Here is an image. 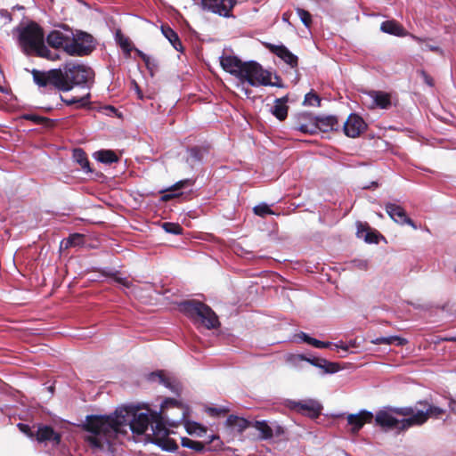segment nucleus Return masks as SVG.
Segmentation results:
<instances>
[{
    "instance_id": "1",
    "label": "nucleus",
    "mask_w": 456,
    "mask_h": 456,
    "mask_svg": "<svg viewBox=\"0 0 456 456\" xmlns=\"http://www.w3.org/2000/svg\"><path fill=\"white\" fill-rule=\"evenodd\" d=\"M142 409L127 406L118 408L112 415L88 416L85 428L88 432L86 440L89 444L100 450H109L112 444L119 439V436L126 434L129 428L134 434L153 436L156 439L165 436L153 433L152 426L155 425L154 414L162 412L152 411L149 408Z\"/></svg>"
},
{
    "instance_id": "2",
    "label": "nucleus",
    "mask_w": 456,
    "mask_h": 456,
    "mask_svg": "<svg viewBox=\"0 0 456 456\" xmlns=\"http://www.w3.org/2000/svg\"><path fill=\"white\" fill-rule=\"evenodd\" d=\"M160 413L154 414L155 425L153 433L157 436H167L168 428H175L183 422L187 433L191 436L201 437L207 433V428L201 424L186 419L187 408L175 399L167 398L161 403Z\"/></svg>"
},
{
    "instance_id": "3",
    "label": "nucleus",
    "mask_w": 456,
    "mask_h": 456,
    "mask_svg": "<svg viewBox=\"0 0 456 456\" xmlns=\"http://www.w3.org/2000/svg\"><path fill=\"white\" fill-rule=\"evenodd\" d=\"M222 68L239 79L238 87H241L245 94L248 97L250 91L245 88V84L251 86H278L276 83L272 82V74L264 69L260 64L256 61H241L235 56H223L220 61Z\"/></svg>"
},
{
    "instance_id": "4",
    "label": "nucleus",
    "mask_w": 456,
    "mask_h": 456,
    "mask_svg": "<svg viewBox=\"0 0 456 456\" xmlns=\"http://www.w3.org/2000/svg\"><path fill=\"white\" fill-rule=\"evenodd\" d=\"M15 31L18 34L19 45L25 53H35L48 60L58 58V55L52 53L45 45L43 29L37 23L30 22L21 25Z\"/></svg>"
},
{
    "instance_id": "5",
    "label": "nucleus",
    "mask_w": 456,
    "mask_h": 456,
    "mask_svg": "<svg viewBox=\"0 0 456 456\" xmlns=\"http://www.w3.org/2000/svg\"><path fill=\"white\" fill-rule=\"evenodd\" d=\"M179 309L194 322H200L208 330L219 326V321L215 312L207 305L200 301H184L179 305Z\"/></svg>"
},
{
    "instance_id": "6",
    "label": "nucleus",
    "mask_w": 456,
    "mask_h": 456,
    "mask_svg": "<svg viewBox=\"0 0 456 456\" xmlns=\"http://www.w3.org/2000/svg\"><path fill=\"white\" fill-rule=\"evenodd\" d=\"M62 78L68 84L69 91L75 86L88 88V83L94 78V71L87 66L77 61L66 62L62 68H60Z\"/></svg>"
},
{
    "instance_id": "7",
    "label": "nucleus",
    "mask_w": 456,
    "mask_h": 456,
    "mask_svg": "<svg viewBox=\"0 0 456 456\" xmlns=\"http://www.w3.org/2000/svg\"><path fill=\"white\" fill-rule=\"evenodd\" d=\"M403 414L408 417L404 421L406 427L419 426L424 424L429 418L438 419L444 413V410L436 405L429 404L425 411L412 407H405Z\"/></svg>"
},
{
    "instance_id": "8",
    "label": "nucleus",
    "mask_w": 456,
    "mask_h": 456,
    "mask_svg": "<svg viewBox=\"0 0 456 456\" xmlns=\"http://www.w3.org/2000/svg\"><path fill=\"white\" fill-rule=\"evenodd\" d=\"M404 408H388L379 411L376 414L375 420L383 428L405 430L410 427H406L404 424V421L408 419V417L402 412Z\"/></svg>"
},
{
    "instance_id": "9",
    "label": "nucleus",
    "mask_w": 456,
    "mask_h": 456,
    "mask_svg": "<svg viewBox=\"0 0 456 456\" xmlns=\"http://www.w3.org/2000/svg\"><path fill=\"white\" fill-rule=\"evenodd\" d=\"M32 76L34 82L39 87L53 86L59 91H69L68 84L62 78L61 69H51L48 72L33 69Z\"/></svg>"
},
{
    "instance_id": "10",
    "label": "nucleus",
    "mask_w": 456,
    "mask_h": 456,
    "mask_svg": "<svg viewBox=\"0 0 456 456\" xmlns=\"http://www.w3.org/2000/svg\"><path fill=\"white\" fill-rule=\"evenodd\" d=\"M68 54L71 56H84L90 53L94 48L93 37L85 32H71L70 46H68Z\"/></svg>"
},
{
    "instance_id": "11",
    "label": "nucleus",
    "mask_w": 456,
    "mask_h": 456,
    "mask_svg": "<svg viewBox=\"0 0 456 456\" xmlns=\"http://www.w3.org/2000/svg\"><path fill=\"white\" fill-rule=\"evenodd\" d=\"M361 100L362 104L370 110L388 109L392 104L390 94L383 91L363 92Z\"/></svg>"
},
{
    "instance_id": "12",
    "label": "nucleus",
    "mask_w": 456,
    "mask_h": 456,
    "mask_svg": "<svg viewBox=\"0 0 456 456\" xmlns=\"http://www.w3.org/2000/svg\"><path fill=\"white\" fill-rule=\"evenodd\" d=\"M236 3V0H201L200 6L204 11L229 18L232 16Z\"/></svg>"
},
{
    "instance_id": "13",
    "label": "nucleus",
    "mask_w": 456,
    "mask_h": 456,
    "mask_svg": "<svg viewBox=\"0 0 456 456\" xmlns=\"http://www.w3.org/2000/svg\"><path fill=\"white\" fill-rule=\"evenodd\" d=\"M286 405L287 407L293 411H296L303 414H306L312 418L317 417L321 411L320 404L313 400H305L299 402L289 400L287 401Z\"/></svg>"
},
{
    "instance_id": "14",
    "label": "nucleus",
    "mask_w": 456,
    "mask_h": 456,
    "mask_svg": "<svg viewBox=\"0 0 456 456\" xmlns=\"http://www.w3.org/2000/svg\"><path fill=\"white\" fill-rule=\"evenodd\" d=\"M71 31L53 30L48 34L46 40L50 46L56 49H63L68 53V46H70Z\"/></svg>"
},
{
    "instance_id": "15",
    "label": "nucleus",
    "mask_w": 456,
    "mask_h": 456,
    "mask_svg": "<svg viewBox=\"0 0 456 456\" xmlns=\"http://www.w3.org/2000/svg\"><path fill=\"white\" fill-rule=\"evenodd\" d=\"M366 128L364 120L356 114H351L344 123V132L348 137L355 138Z\"/></svg>"
},
{
    "instance_id": "16",
    "label": "nucleus",
    "mask_w": 456,
    "mask_h": 456,
    "mask_svg": "<svg viewBox=\"0 0 456 456\" xmlns=\"http://www.w3.org/2000/svg\"><path fill=\"white\" fill-rule=\"evenodd\" d=\"M386 211L395 223L399 224H409L413 229H417L413 221L407 216L405 210L401 206L394 203H387Z\"/></svg>"
},
{
    "instance_id": "17",
    "label": "nucleus",
    "mask_w": 456,
    "mask_h": 456,
    "mask_svg": "<svg viewBox=\"0 0 456 456\" xmlns=\"http://www.w3.org/2000/svg\"><path fill=\"white\" fill-rule=\"evenodd\" d=\"M148 380L151 382H155L163 385L164 387H167L174 393H178L180 390V386L176 380L169 376L167 373H166L163 370L151 372L148 376Z\"/></svg>"
},
{
    "instance_id": "18",
    "label": "nucleus",
    "mask_w": 456,
    "mask_h": 456,
    "mask_svg": "<svg viewBox=\"0 0 456 456\" xmlns=\"http://www.w3.org/2000/svg\"><path fill=\"white\" fill-rule=\"evenodd\" d=\"M373 415L370 411H362L357 414H349L347 416V423L351 426L354 433L358 432L365 423L370 422Z\"/></svg>"
},
{
    "instance_id": "19",
    "label": "nucleus",
    "mask_w": 456,
    "mask_h": 456,
    "mask_svg": "<svg viewBox=\"0 0 456 456\" xmlns=\"http://www.w3.org/2000/svg\"><path fill=\"white\" fill-rule=\"evenodd\" d=\"M36 438L40 443H50L53 445L59 444L61 436L49 426H40L37 428Z\"/></svg>"
},
{
    "instance_id": "20",
    "label": "nucleus",
    "mask_w": 456,
    "mask_h": 456,
    "mask_svg": "<svg viewBox=\"0 0 456 456\" xmlns=\"http://www.w3.org/2000/svg\"><path fill=\"white\" fill-rule=\"evenodd\" d=\"M297 129L304 134L317 133V125L315 117L310 114H302L298 118V125Z\"/></svg>"
},
{
    "instance_id": "21",
    "label": "nucleus",
    "mask_w": 456,
    "mask_h": 456,
    "mask_svg": "<svg viewBox=\"0 0 456 456\" xmlns=\"http://www.w3.org/2000/svg\"><path fill=\"white\" fill-rule=\"evenodd\" d=\"M356 236L367 243H378V234L372 231L367 224L356 223Z\"/></svg>"
},
{
    "instance_id": "22",
    "label": "nucleus",
    "mask_w": 456,
    "mask_h": 456,
    "mask_svg": "<svg viewBox=\"0 0 456 456\" xmlns=\"http://www.w3.org/2000/svg\"><path fill=\"white\" fill-rule=\"evenodd\" d=\"M271 51L290 67L294 68L297 65V57L284 45H272Z\"/></svg>"
},
{
    "instance_id": "23",
    "label": "nucleus",
    "mask_w": 456,
    "mask_h": 456,
    "mask_svg": "<svg viewBox=\"0 0 456 456\" xmlns=\"http://www.w3.org/2000/svg\"><path fill=\"white\" fill-rule=\"evenodd\" d=\"M287 102V96L277 98L274 101L273 106L270 110L271 113L273 116H275L279 120H284L287 118L289 110Z\"/></svg>"
},
{
    "instance_id": "24",
    "label": "nucleus",
    "mask_w": 456,
    "mask_h": 456,
    "mask_svg": "<svg viewBox=\"0 0 456 456\" xmlns=\"http://www.w3.org/2000/svg\"><path fill=\"white\" fill-rule=\"evenodd\" d=\"M380 29L382 32L396 37H406V30L395 20H386L381 23Z\"/></svg>"
},
{
    "instance_id": "25",
    "label": "nucleus",
    "mask_w": 456,
    "mask_h": 456,
    "mask_svg": "<svg viewBox=\"0 0 456 456\" xmlns=\"http://www.w3.org/2000/svg\"><path fill=\"white\" fill-rule=\"evenodd\" d=\"M317 131L328 132L337 130L338 122L335 116L315 117Z\"/></svg>"
},
{
    "instance_id": "26",
    "label": "nucleus",
    "mask_w": 456,
    "mask_h": 456,
    "mask_svg": "<svg viewBox=\"0 0 456 456\" xmlns=\"http://www.w3.org/2000/svg\"><path fill=\"white\" fill-rule=\"evenodd\" d=\"M306 362L323 370L325 373H335L340 370L338 363L329 362L322 358H307Z\"/></svg>"
},
{
    "instance_id": "27",
    "label": "nucleus",
    "mask_w": 456,
    "mask_h": 456,
    "mask_svg": "<svg viewBox=\"0 0 456 456\" xmlns=\"http://www.w3.org/2000/svg\"><path fill=\"white\" fill-rule=\"evenodd\" d=\"M161 31L164 37L170 42V44L176 51L183 50L182 43L177 34L171 28L162 26Z\"/></svg>"
},
{
    "instance_id": "28",
    "label": "nucleus",
    "mask_w": 456,
    "mask_h": 456,
    "mask_svg": "<svg viewBox=\"0 0 456 456\" xmlns=\"http://www.w3.org/2000/svg\"><path fill=\"white\" fill-rule=\"evenodd\" d=\"M370 342L374 345H395V346H403L407 343V340L403 338L398 336H388V337H379L374 339H371Z\"/></svg>"
},
{
    "instance_id": "29",
    "label": "nucleus",
    "mask_w": 456,
    "mask_h": 456,
    "mask_svg": "<svg viewBox=\"0 0 456 456\" xmlns=\"http://www.w3.org/2000/svg\"><path fill=\"white\" fill-rule=\"evenodd\" d=\"M226 424L237 432H242L248 427L247 419L235 415L229 416Z\"/></svg>"
},
{
    "instance_id": "30",
    "label": "nucleus",
    "mask_w": 456,
    "mask_h": 456,
    "mask_svg": "<svg viewBox=\"0 0 456 456\" xmlns=\"http://www.w3.org/2000/svg\"><path fill=\"white\" fill-rule=\"evenodd\" d=\"M97 160L106 164H111L118 161L117 155L112 151H99L95 153Z\"/></svg>"
},
{
    "instance_id": "31",
    "label": "nucleus",
    "mask_w": 456,
    "mask_h": 456,
    "mask_svg": "<svg viewBox=\"0 0 456 456\" xmlns=\"http://www.w3.org/2000/svg\"><path fill=\"white\" fill-rule=\"evenodd\" d=\"M89 98H90V93L88 91H86L81 96H72L69 99H63V98H61V99L68 105H72V104L77 103L80 106H86L89 103Z\"/></svg>"
},
{
    "instance_id": "32",
    "label": "nucleus",
    "mask_w": 456,
    "mask_h": 456,
    "mask_svg": "<svg viewBox=\"0 0 456 456\" xmlns=\"http://www.w3.org/2000/svg\"><path fill=\"white\" fill-rule=\"evenodd\" d=\"M74 159L79 165L81 166L82 169H84L86 172L91 171L89 167V161L85 154V152L81 149H77L74 151Z\"/></svg>"
},
{
    "instance_id": "33",
    "label": "nucleus",
    "mask_w": 456,
    "mask_h": 456,
    "mask_svg": "<svg viewBox=\"0 0 456 456\" xmlns=\"http://www.w3.org/2000/svg\"><path fill=\"white\" fill-rule=\"evenodd\" d=\"M187 184H191V181L186 179V180H181L179 182H177L176 183H175L170 189L167 190V191H176V190H180L182 188H183L185 185ZM175 196H178V194L176 193H167L165 194L162 199L164 200H168Z\"/></svg>"
},
{
    "instance_id": "34",
    "label": "nucleus",
    "mask_w": 456,
    "mask_h": 456,
    "mask_svg": "<svg viewBox=\"0 0 456 456\" xmlns=\"http://www.w3.org/2000/svg\"><path fill=\"white\" fill-rule=\"evenodd\" d=\"M308 357L303 355V354H289L286 358V362L288 364H289L291 367L294 368H300L301 362H306V359Z\"/></svg>"
},
{
    "instance_id": "35",
    "label": "nucleus",
    "mask_w": 456,
    "mask_h": 456,
    "mask_svg": "<svg viewBox=\"0 0 456 456\" xmlns=\"http://www.w3.org/2000/svg\"><path fill=\"white\" fill-rule=\"evenodd\" d=\"M182 445L183 447L192 449L195 452H201L204 449V444L202 443L187 437L182 438Z\"/></svg>"
},
{
    "instance_id": "36",
    "label": "nucleus",
    "mask_w": 456,
    "mask_h": 456,
    "mask_svg": "<svg viewBox=\"0 0 456 456\" xmlns=\"http://www.w3.org/2000/svg\"><path fill=\"white\" fill-rule=\"evenodd\" d=\"M321 98L314 92L305 94L303 104L305 106H320Z\"/></svg>"
},
{
    "instance_id": "37",
    "label": "nucleus",
    "mask_w": 456,
    "mask_h": 456,
    "mask_svg": "<svg viewBox=\"0 0 456 456\" xmlns=\"http://www.w3.org/2000/svg\"><path fill=\"white\" fill-rule=\"evenodd\" d=\"M296 12L300 18L302 23L306 27L310 28L312 24V15L305 10L301 8H297Z\"/></svg>"
},
{
    "instance_id": "38",
    "label": "nucleus",
    "mask_w": 456,
    "mask_h": 456,
    "mask_svg": "<svg viewBox=\"0 0 456 456\" xmlns=\"http://www.w3.org/2000/svg\"><path fill=\"white\" fill-rule=\"evenodd\" d=\"M254 213L259 216H265L267 215H273V211L270 208V207L265 203H261L256 206L254 208Z\"/></svg>"
},
{
    "instance_id": "39",
    "label": "nucleus",
    "mask_w": 456,
    "mask_h": 456,
    "mask_svg": "<svg viewBox=\"0 0 456 456\" xmlns=\"http://www.w3.org/2000/svg\"><path fill=\"white\" fill-rule=\"evenodd\" d=\"M116 39L118 41V43L119 44L120 47L125 51L127 53H130L131 49H132V45H131V42L130 40L124 37L122 34L120 33H117L116 35Z\"/></svg>"
},
{
    "instance_id": "40",
    "label": "nucleus",
    "mask_w": 456,
    "mask_h": 456,
    "mask_svg": "<svg viewBox=\"0 0 456 456\" xmlns=\"http://www.w3.org/2000/svg\"><path fill=\"white\" fill-rule=\"evenodd\" d=\"M162 227L167 232L171 234H181L183 231L182 227L175 223H164Z\"/></svg>"
},
{
    "instance_id": "41",
    "label": "nucleus",
    "mask_w": 456,
    "mask_h": 456,
    "mask_svg": "<svg viewBox=\"0 0 456 456\" xmlns=\"http://www.w3.org/2000/svg\"><path fill=\"white\" fill-rule=\"evenodd\" d=\"M228 411L229 409L226 407H208L207 409V412L212 417L224 415Z\"/></svg>"
},
{
    "instance_id": "42",
    "label": "nucleus",
    "mask_w": 456,
    "mask_h": 456,
    "mask_svg": "<svg viewBox=\"0 0 456 456\" xmlns=\"http://www.w3.org/2000/svg\"><path fill=\"white\" fill-rule=\"evenodd\" d=\"M83 237L78 233L72 234L69 237L67 241L65 242V247L68 248L69 246H77L82 243Z\"/></svg>"
},
{
    "instance_id": "43",
    "label": "nucleus",
    "mask_w": 456,
    "mask_h": 456,
    "mask_svg": "<svg viewBox=\"0 0 456 456\" xmlns=\"http://www.w3.org/2000/svg\"><path fill=\"white\" fill-rule=\"evenodd\" d=\"M256 428L259 429L265 437L272 436V429L264 422H256Z\"/></svg>"
},
{
    "instance_id": "44",
    "label": "nucleus",
    "mask_w": 456,
    "mask_h": 456,
    "mask_svg": "<svg viewBox=\"0 0 456 456\" xmlns=\"http://www.w3.org/2000/svg\"><path fill=\"white\" fill-rule=\"evenodd\" d=\"M310 345L316 348H327L330 347L332 344L330 342H323L313 338Z\"/></svg>"
},
{
    "instance_id": "45",
    "label": "nucleus",
    "mask_w": 456,
    "mask_h": 456,
    "mask_svg": "<svg viewBox=\"0 0 456 456\" xmlns=\"http://www.w3.org/2000/svg\"><path fill=\"white\" fill-rule=\"evenodd\" d=\"M189 154H190V157L196 160V161H200L202 159V153H201V151L197 149V148H192L189 151Z\"/></svg>"
},
{
    "instance_id": "46",
    "label": "nucleus",
    "mask_w": 456,
    "mask_h": 456,
    "mask_svg": "<svg viewBox=\"0 0 456 456\" xmlns=\"http://www.w3.org/2000/svg\"><path fill=\"white\" fill-rule=\"evenodd\" d=\"M18 428H19V429H20L22 433H24V434H25V435H27L28 436H30V437H32V436H33V435H34V434H33V432H31L30 428H29L28 425L19 423V424H18Z\"/></svg>"
},
{
    "instance_id": "47",
    "label": "nucleus",
    "mask_w": 456,
    "mask_h": 456,
    "mask_svg": "<svg viewBox=\"0 0 456 456\" xmlns=\"http://www.w3.org/2000/svg\"><path fill=\"white\" fill-rule=\"evenodd\" d=\"M297 338H300L302 341L307 343V344H311V341L313 339V338H311L309 335H307L306 333L305 332H300L298 333L297 335Z\"/></svg>"
},
{
    "instance_id": "48",
    "label": "nucleus",
    "mask_w": 456,
    "mask_h": 456,
    "mask_svg": "<svg viewBox=\"0 0 456 456\" xmlns=\"http://www.w3.org/2000/svg\"><path fill=\"white\" fill-rule=\"evenodd\" d=\"M420 74L425 83L429 86H433V79L425 71H421Z\"/></svg>"
},
{
    "instance_id": "49",
    "label": "nucleus",
    "mask_w": 456,
    "mask_h": 456,
    "mask_svg": "<svg viewBox=\"0 0 456 456\" xmlns=\"http://www.w3.org/2000/svg\"><path fill=\"white\" fill-rule=\"evenodd\" d=\"M423 50H429L442 53V50L440 49V47L429 44H426Z\"/></svg>"
},
{
    "instance_id": "50",
    "label": "nucleus",
    "mask_w": 456,
    "mask_h": 456,
    "mask_svg": "<svg viewBox=\"0 0 456 456\" xmlns=\"http://www.w3.org/2000/svg\"><path fill=\"white\" fill-rule=\"evenodd\" d=\"M163 449L166 451H175L177 449V445L173 442H167V445L163 446Z\"/></svg>"
},
{
    "instance_id": "51",
    "label": "nucleus",
    "mask_w": 456,
    "mask_h": 456,
    "mask_svg": "<svg viewBox=\"0 0 456 456\" xmlns=\"http://www.w3.org/2000/svg\"><path fill=\"white\" fill-rule=\"evenodd\" d=\"M119 281H120V283H121L124 287H126V288H127V289H129V288L131 287V282H130L128 280H126V279L120 280Z\"/></svg>"
},
{
    "instance_id": "52",
    "label": "nucleus",
    "mask_w": 456,
    "mask_h": 456,
    "mask_svg": "<svg viewBox=\"0 0 456 456\" xmlns=\"http://www.w3.org/2000/svg\"><path fill=\"white\" fill-rule=\"evenodd\" d=\"M450 408H451V410H452L454 413H456V398H455V399H453V400H451V402H450Z\"/></svg>"
},
{
    "instance_id": "53",
    "label": "nucleus",
    "mask_w": 456,
    "mask_h": 456,
    "mask_svg": "<svg viewBox=\"0 0 456 456\" xmlns=\"http://www.w3.org/2000/svg\"><path fill=\"white\" fill-rule=\"evenodd\" d=\"M337 348H341L343 349L344 351H347L348 350V346H345L342 342H340L339 344H336L334 345Z\"/></svg>"
},
{
    "instance_id": "54",
    "label": "nucleus",
    "mask_w": 456,
    "mask_h": 456,
    "mask_svg": "<svg viewBox=\"0 0 456 456\" xmlns=\"http://www.w3.org/2000/svg\"><path fill=\"white\" fill-rule=\"evenodd\" d=\"M135 90H136V93H137V95L140 99H142V94L141 92V90L139 89V86L135 84Z\"/></svg>"
},
{
    "instance_id": "55",
    "label": "nucleus",
    "mask_w": 456,
    "mask_h": 456,
    "mask_svg": "<svg viewBox=\"0 0 456 456\" xmlns=\"http://www.w3.org/2000/svg\"><path fill=\"white\" fill-rule=\"evenodd\" d=\"M28 118L31 119V120H34L36 122H39V120H41V118L37 117V116H28Z\"/></svg>"
},
{
    "instance_id": "56",
    "label": "nucleus",
    "mask_w": 456,
    "mask_h": 456,
    "mask_svg": "<svg viewBox=\"0 0 456 456\" xmlns=\"http://www.w3.org/2000/svg\"><path fill=\"white\" fill-rule=\"evenodd\" d=\"M411 37H412L415 41H417V42H419V43L422 42V39H421L420 37H416V36H411Z\"/></svg>"
},
{
    "instance_id": "57",
    "label": "nucleus",
    "mask_w": 456,
    "mask_h": 456,
    "mask_svg": "<svg viewBox=\"0 0 456 456\" xmlns=\"http://www.w3.org/2000/svg\"><path fill=\"white\" fill-rule=\"evenodd\" d=\"M283 20H285V21H287V20H288L287 13H284V14H283Z\"/></svg>"
}]
</instances>
